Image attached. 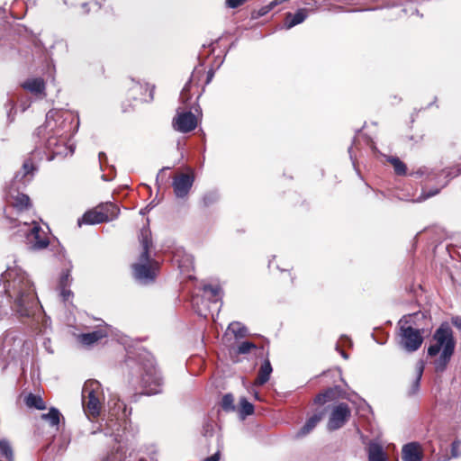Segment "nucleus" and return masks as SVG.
I'll use <instances>...</instances> for the list:
<instances>
[{"instance_id":"1","label":"nucleus","mask_w":461,"mask_h":461,"mask_svg":"<svg viewBox=\"0 0 461 461\" xmlns=\"http://www.w3.org/2000/svg\"><path fill=\"white\" fill-rule=\"evenodd\" d=\"M129 384L135 389H140V395H155L163 391L164 379L152 356H146L141 362L131 368Z\"/></svg>"},{"instance_id":"2","label":"nucleus","mask_w":461,"mask_h":461,"mask_svg":"<svg viewBox=\"0 0 461 461\" xmlns=\"http://www.w3.org/2000/svg\"><path fill=\"white\" fill-rule=\"evenodd\" d=\"M138 240L141 248L138 261L131 265V272L134 279L143 285L153 283L159 272V263L150 257L153 249L151 230L149 227L140 229Z\"/></svg>"},{"instance_id":"3","label":"nucleus","mask_w":461,"mask_h":461,"mask_svg":"<svg viewBox=\"0 0 461 461\" xmlns=\"http://www.w3.org/2000/svg\"><path fill=\"white\" fill-rule=\"evenodd\" d=\"M6 292L14 298L12 309L19 317L34 315L39 301L33 285L27 277L21 276L12 280Z\"/></svg>"},{"instance_id":"4","label":"nucleus","mask_w":461,"mask_h":461,"mask_svg":"<svg viewBox=\"0 0 461 461\" xmlns=\"http://www.w3.org/2000/svg\"><path fill=\"white\" fill-rule=\"evenodd\" d=\"M432 339L436 342L428 348V355L437 356L442 348V353L435 361V370L442 373L446 370L450 359L455 352L456 340L453 330L447 322H443L435 330Z\"/></svg>"},{"instance_id":"5","label":"nucleus","mask_w":461,"mask_h":461,"mask_svg":"<svg viewBox=\"0 0 461 461\" xmlns=\"http://www.w3.org/2000/svg\"><path fill=\"white\" fill-rule=\"evenodd\" d=\"M104 395L102 384L97 380H87L82 390V405L85 413L93 419L100 416Z\"/></svg>"},{"instance_id":"6","label":"nucleus","mask_w":461,"mask_h":461,"mask_svg":"<svg viewBox=\"0 0 461 461\" xmlns=\"http://www.w3.org/2000/svg\"><path fill=\"white\" fill-rule=\"evenodd\" d=\"M120 212L119 206L112 202L101 203L86 211L77 220V225L81 227L83 224L95 225L112 221L118 218Z\"/></svg>"},{"instance_id":"7","label":"nucleus","mask_w":461,"mask_h":461,"mask_svg":"<svg viewBox=\"0 0 461 461\" xmlns=\"http://www.w3.org/2000/svg\"><path fill=\"white\" fill-rule=\"evenodd\" d=\"M154 90L155 86H150L148 83H140L139 81H135L131 79L127 84L126 93H125V98L126 102L129 103V104H123L122 105V111L129 112L130 106H131V103L134 102L135 104H143V103H149L153 100L154 98Z\"/></svg>"},{"instance_id":"8","label":"nucleus","mask_w":461,"mask_h":461,"mask_svg":"<svg viewBox=\"0 0 461 461\" xmlns=\"http://www.w3.org/2000/svg\"><path fill=\"white\" fill-rule=\"evenodd\" d=\"M397 337L399 345L408 352L418 350L422 342V330L413 328L408 321L401 320L398 323Z\"/></svg>"},{"instance_id":"9","label":"nucleus","mask_w":461,"mask_h":461,"mask_svg":"<svg viewBox=\"0 0 461 461\" xmlns=\"http://www.w3.org/2000/svg\"><path fill=\"white\" fill-rule=\"evenodd\" d=\"M351 409L347 402L333 404L328 420V429L336 430L342 428L350 419Z\"/></svg>"},{"instance_id":"10","label":"nucleus","mask_w":461,"mask_h":461,"mask_svg":"<svg viewBox=\"0 0 461 461\" xmlns=\"http://www.w3.org/2000/svg\"><path fill=\"white\" fill-rule=\"evenodd\" d=\"M195 176L193 170L186 173L176 174L173 177L172 187L176 198L186 199L194 183Z\"/></svg>"},{"instance_id":"11","label":"nucleus","mask_w":461,"mask_h":461,"mask_svg":"<svg viewBox=\"0 0 461 461\" xmlns=\"http://www.w3.org/2000/svg\"><path fill=\"white\" fill-rule=\"evenodd\" d=\"M173 128L181 132L188 133L197 127V118L190 111L177 112L172 121Z\"/></svg>"},{"instance_id":"12","label":"nucleus","mask_w":461,"mask_h":461,"mask_svg":"<svg viewBox=\"0 0 461 461\" xmlns=\"http://www.w3.org/2000/svg\"><path fill=\"white\" fill-rule=\"evenodd\" d=\"M346 392L340 386L330 387L315 396L314 403L323 405L330 402L346 398Z\"/></svg>"},{"instance_id":"13","label":"nucleus","mask_w":461,"mask_h":461,"mask_svg":"<svg viewBox=\"0 0 461 461\" xmlns=\"http://www.w3.org/2000/svg\"><path fill=\"white\" fill-rule=\"evenodd\" d=\"M328 408H322L317 411L313 415L307 419L304 425L296 433V438H303L308 435L317 424L325 417L327 414Z\"/></svg>"},{"instance_id":"14","label":"nucleus","mask_w":461,"mask_h":461,"mask_svg":"<svg viewBox=\"0 0 461 461\" xmlns=\"http://www.w3.org/2000/svg\"><path fill=\"white\" fill-rule=\"evenodd\" d=\"M29 238L31 239V243L35 249H46L50 244L48 236L39 224H35L32 228Z\"/></svg>"},{"instance_id":"15","label":"nucleus","mask_w":461,"mask_h":461,"mask_svg":"<svg viewBox=\"0 0 461 461\" xmlns=\"http://www.w3.org/2000/svg\"><path fill=\"white\" fill-rule=\"evenodd\" d=\"M21 86L24 90H27L35 96H46V83L41 77L29 78Z\"/></svg>"},{"instance_id":"16","label":"nucleus","mask_w":461,"mask_h":461,"mask_svg":"<svg viewBox=\"0 0 461 461\" xmlns=\"http://www.w3.org/2000/svg\"><path fill=\"white\" fill-rule=\"evenodd\" d=\"M422 451L417 442H411L403 446L402 450V458L403 461H421Z\"/></svg>"},{"instance_id":"17","label":"nucleus","mask_w":461,"mask_h":461,"mask_svg":"<svg viewBox=\"0 0 461 461\" xmlns=\"http://www.w3.org/2000/svg\"><path fill=\"white\" fill-rule=\"evenodd\" d=\"M204 74L203 70L195 69L189 79V81L185 85L181 93H180V101L184 104H187V102L191 99V89L193 87V84L194 81L200 80L201 76Z\"/></svg>"},{"instance_id":"18","label":"nucleus","mask_w":461,"mask_h":461,"mask_svg":"<svg viewBox=\"0 0 461 461\" xmlns=\"http://www.w3.org/2000/svg\"><path fill=\"white\" fill-rule=\"evenodd\" d=\"M308 16V10L301 8L295 14L287 13L285 17V26L286 29H291L297 24L302 23Z\"/></svg>"},{"instance_id":"19","label":"nucleus","mask_w":461,"mask_h":461,"mask_svg":"<svg viewBox=\"0 0 461 461\" xmlns=\"http://www.w3.org/2000/svg\"><path fill=\"white\" fill-rule=\"evenodd\" d=\"M107 336L104 330H97L78 335V341L85 346H91Z\"/></svg>"},{"instance_id":"20","label":"nucleus","mask_w":461,"mask_h":461,"mask_svg":"<svg viewBox=\"0 0 461 461\" xmlns=\"http://www.w3.org/2000/svg\"><path fill=\"white\" fill-rule=\"evenodd\" d=\"M273 371L271 363L268 358L265 359L259 367L257 378L255 379L254 384L261 386L265 384L270 378V375Z\"/></svg>"},{"instance_id":"21","label":"nucleus","mask_w":461,"mask_h":461,"mask_svg":"<svg viewBox=\"0 0 461 461\" xmlns=\"http://www.w3.org/2000/svg\"><path fill=\"white\" fill-rule=\"evenodd\" d=\"M12 205L19 212L28 211L32 208V204L30 197L23 193H17L12 195Z\"/></svg>"},{"instance_id":"22","label":"nucleus","mask_w":461,"mask_h":461,"mask_svg":"<svg viewBox=\"0 0 461 461\" xmlns=\"http://www.w3.org/2000/svg\"><path fill=\"white\" fill-rule=\"evenodd\" d=\"M368 461H387V457L381 445L370 443L368 446Z\"/></svg>"},{"instance_id":"23","label":"nucleus","mask_w":461,"mask_h":461,"mask_svg":"<svg viewBox=\"0 0 461 461\" xmlns=\"http://www.w3.org/2000/svg\"><path fill=\"white\" fill-rule=\"evenodd\" d=\"M25 403L30 408H35L41 411L46 409V404L43 399L40 395H36L33 393H29L25 397Z\"/></svg>"},{"instance_id":"24","label":"nucleus","mask_w":461,"mask_h":461,"mask_svg":"<svg viewBox=\"0 0 461 461\" xmlns=\"http://www.w3.org/2000/svg\"><path fill=\"white\" fill-rule=\"evenodd\" d=\"M60 412L58 409L51 407L48 413L41 414V419L48 420L51 426H58L60 421Z\"/></svg>"},{"instance_id":"25","label":"nucleus","mask_w":461,"mask_h":461,"mask_svg":"<svg viewBox=\"0 0 461 461\" xmlns=\"http://www.w3.org/2000/svg\"><path fill=\"white\" fill-rule=\"evenodd\" d=\"M390 164L393 166L394 173L398 176H405L407 173V167L404 162H402L397 157H392L388 159Z\"/></svg>"},{"instance_id":"26","label":"nucleus","mask_w":461,"mask_h":461,"mask_svg":"<svg viewBox=\"0 0 461 461\" xmlns=\"http://www.w3.org/2000/svg\"><path fill=\"white\" fill-rule=\"evenodd\" d=\"M219 200V196L215 192H208L204 194L201 199V206L203 208H208L214 205Z\"/></svg>"},{"instance_id":"27","label":"nucleus","mask_w":461,"mask_h":461,"mask_svg":"<svg viewBox=\"0 0 461 461\" xmlns=\"http://www.w3.org/2000/svg\"><path fill=\"white\" fill-rule=\"evenodd\" d=\"M240 414L242 416H249L254 413V405L250 403L245 397L240 400Z\"/></svg>"},{"instance_id":"28","label":"nucleus","mask_w":461,"mask_h":461,"mask_svg":"<svg viewBox=\"0 0 461 461\" xmlns=\"http://www.w3.org/2000/svg\"><path fill=\"white\" fill-rule=\"evenodd\" d=\"M0 457H5L7 460L13 458V450L9 442L5 439H0Z\"/></svg>"},{"instance_id":"29","label":"nucleus","mask_w":461,"mask_h":461,"mask_svg":"<svg viewBox=\"0 0 461 461\" xmlns=\"http://www.w3.org/2000/svg\"><path fill=\"white\" fill-rule=\"evenodd\" d=\"M221 408L226 411H231L235 410L234 398L232 394L227 393L223 395L221 399Z\"/></svg>"},{"instance_id":"30","label":"nucleus","mask_w":461,"mask_h":461,"mask_svg":"<svg viewBox=\"0 0 461 461\" xmlns=\"http://www.w3.org/2000/svg\"><path fill=\"white\" fill-rule=\"evenodd\" d=\"M422 373H423V367L421 366L418 370L417 375H416L415 379L413 380V382H412V384H411V385L410 387V390L408 392V393L410 395H413V394H415V393H417L419 392Z\"/></svg>"},{"instance_id":"31","label":"nucleus","mask_w":461,"mask_h":461,"mask_svg":"<svg viewBox=\"0 0 461 461\" xmlns=\"http://www.w3.org/2000/svg\"><path fill=\"white\" fill-rule=\"evenodd\" d=\"M256 348L257 346L255 343L250 341H243L238 346L237 353L240 355L248 354L251 351V349H254Z\"/></svg>"},{"instance_id":"32","label":"nucleus","mask_w":461,"mask_h":461,"mask_svg":"<svg viewBox=\"0 0 461 461\" xmlns=\"http://www.w3.org/2000/svg\"><path fill=\"white\" fill-rule=\"evenodd\" d=\"M35 170H36V167L34 166L32 159L28 158L23 162V177H26L29 175L32 176Z\"/></svg>"},{"instance_id":"33","label":"nucleus","mask_w":461,"mask_h":461,"mask_svg":"<svg viewBox=\"0 0 461 461\" xmlns=\"http://www.w3.org/2000/svg\"><path fill=\"white\" fill-rule=\"evenodd\" d=\"M203 292L205 294H208L210 300L217 301L220 289L218 287L208 285L203 286Z\"/></svg>"},{"instance_id":"34","label":"nucleus","mask_w":461,"mask_h":461,"mask_svg":"<svg viewBox=\"0 0 461 461\" xmlns=\"http://www.w3.org/2000/svg\"><path fill=\"white\" fill-rule=\"evenodd\" d=\"M273 9H272L270 4H267V5H264L261 8H259L258 10L252 11L251 17L253 19H258L259 17H262V16L266 15L267 14H268Z\"/></svg>"},{"instance_id":"35","label":"nucleus","mask_w":461,"mask_h":461,"mask_svg":"<svg viewBox=\"0 0 461 461\" xmlns=\"http://www.w3.org/2000/svg\"><path fill=\"white\" fill-rule=\"evenodd\" d=\"M461 440L458 438H456L452 444H451V456L452 457H459L461 456Z\"/></svg>"},{"instance_id":"36","label":"nucleus","mask_w":461,"mask_h":461,"mask_svg":"<svg viewBox=\"0 0 461 461\" xmlns=\"http://www.w3.org/2000/svg\"><path fill=\"white\" fill-rule=\"evenodd\" d=\"M232 331L236 337L243 338L246 336L247 329L245 327H240L239 323L231 324Z\"/></svg>"},{"instance_id":"37","label":"nucleus","mask_w":461,"mask_h":461,"mask_svg":"<svg viewBox=\"0 0 461 461\" xmlns=\"http://www.w3.org/2000/svg\"><path fill=\"white\" fill-rule=\"evenodd\" d=\"M69 285H70L69 274L63 273L59 278V289L64 288V287H69Z\"/></svg>"},{"instance_id":"38","label":"nucleus","mask_w":461,"mask_h":461,"mask_svg":"<svg viewBox=\"0 0 461 461\" xmlns=\"http://www.w3.org/2000/svg\"><path fill=\"white\" fill-rule=\"evenodd\" d=\"M59 295L61 296L64 302H67L73 295V293L68 289V287L59 288Z\"/></svg>"},{"instance_id":"39","label":"nucleus","mask_w":461,"mask_h":461,"mask_svg":"<svg viewBox=\"0 0 461 461\" xmlns=\"http://www.w3.org/2000/svg\"><path fill=\"white\" fill-rule=\"evenodd\" d=\"M246 2V0H226V5L229 7V8H238L240 6H241L242 5H244Z\"/></svg>"},{"instance_id":"40","label":"nucleus","mask_w":461,"mask_h":461,"mask_svg":"<svg viewBox=\"0 0 461 461\" xmlns=\"http://www.w3.org/2000/svg\"><path fill=\"white\" fill-rule=\"evenodd\" d=\"M220 460V452H216L211 456L206 457L203 461H219Z\"/></svg>"},{"instance_id":"41","label":"nucleus","mask_w":461,"mask_h":461,"mask_svg":"<svg viewBox=\"0 0 461 461\" xmlns=\"http://www.w3.org/2000/svg\"><path fill=\"white\" fill-rule=\"evenodd\" d=\"M213 76H214V72L212 69H210L209 71H207L205 85L209 84L212 81Z\"/></svg>"},{"instance_id":"42","label":"nucleus","mask_w":461,"mask_h":461,"mask_svg":"<svg viewBox=\"0 0 461 461\" xmlns=\"http://www.w3.org/2000/svg\"><path fill=\"white\" fill-rule=\"evenodd\" d=\"M423 139H424V135L417 136V138H414V136H413V135H411V136L410 137V140H413V141H414V143H416V144H418V143L421 142V141L423 140Z\"/></svg>"},{"instance_id":"43","label":"nucleus","mask_w":461,"mask_h":461,"mask_svg":"<svg viewBox=\"0 0 461 461\" xmlns=\"http://www.w3.org/2000/svg\"><path fill=\"white\" fill-rule=\"evenodd\" d=\"M144 357H143L140 358V360H139V361H137V362H133V364H134L133 366H131V364H128V366H130V372H129V374H131V368H132V367H134V366H135V365H136L137 363L141 362V361H142V359H143ZM130 379H131V375H129L128 382L130 381Z\"/></svg>"},{"instance_id":"44","label":"nucleus","mask_w":461,"mask_h":461,"mask_svg":"<svg viewBox=\"0 0 461 461\" xmlns=\"http://www.w3.org/2000/svg\"><path fill=\"white\" fill-rule=\"evenodd\" d=\"M453 324L456 326L457 328L461 329V319L456 318L453 320Z\"/></svg>"},{"instance_id":"45","label":"nucleus","mask_w":461,"mask_h":461,"mask_svg":"<svg viewBox=\"0 0 461 461\" xmlns=\"http://www.w3.org/2000/svg\"><path fill=\"white\" fill-rule=\"evenodd\" d=\"M8 104L10 106V111L14 109L15 104H14V101L8 100Z\"/></svg>"},{"instance_id":"46","label":"nucleus","mask_w":461,"mask_h":461,"mask_svg":"<svg viewBox=\"0 0 461 461\" xmlns=\"http://www.w3.org/2000/svg\"><path fill=\"white\" fill-rule=\"evenodd\" d=\"M341 355L343 356V357L348 358V355L347 353H345L344 350L341 351Z\"/></svg>"},{"instance_id":"47","label":"nucleus","mask_w":461,"mask_h":461,"mask_svg":"<svg viewBox=\"0 0 461 461\" xmlns=\"http://www.w3.org/2000/svg\"><path fill=\"white\" fill-rule=\"evenodd\" d=\"M139 461H146L144 458H140Z\"/></svg>"}]
</instances>
